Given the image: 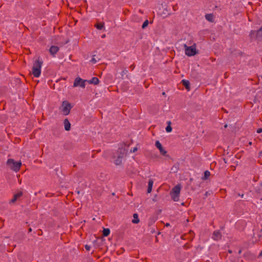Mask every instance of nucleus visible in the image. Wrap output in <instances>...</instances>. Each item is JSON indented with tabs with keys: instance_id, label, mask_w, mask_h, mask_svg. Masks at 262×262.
<instances>
[{
	"instance_id": "obj_1",
	"label": "nucleus",
	"mask_w": 262,
	"mask_h": 262,
	"mask_svg": "<svg viewBox=\"0 0 262 262\" xmlns=\"http://www.w3.org/2000/svg\"><path fill=\"white\" fill-rule=\"evenodd\" d=\"M7 165L12 170L17 172L21 165L20 161H16L12 159H9L7 161Z\"/></svg>"
},
{
	"instance_id": "obj_2",
	"label": "nucleus",
	"mask_w": 262,
	"mask_h": 262,
	"mask_svg": "<svg viewBox=\"0 0 262 262\" xmlns=\"http://www.w3.org/2000/svg\"><path fill=\"white\" fill-rule=\"evenodd\" d=\"M42 62L39 59L35 60L32 67V73L35 77H38L40 75L41 68Z\"/></svg>"
},
{
	"instance_id": "obj_3",
	"label": "nucleus",
	"mask_w": 262,
	"mask_h": 262,
	"mask_svg": "<svg viewBox=\"0 0 262 262\" xmlns=\"http://www.w3.org/2000/svg\"><path fill=\"white\" fill-rule=\"evenodd\" d=\"M181 191V186L177 185L174 186L170 192V196L171 199L174 202H178L179 200V196Z\"/></svg>"
},
{
	"instance_id": "obj_4",
	"label": "nucleus",
	"mask_w": 262,
	"mask_h": 262,
	"mask_svg": "<svg viewBox=\"0 0 262 262\" xmlns=\"http://www.w3.org/2000/svg\"><path fill=\"white\" fill-rule=\"evenodd\" d=\"M118 152L116 159L114 160V163L117 165H119L121 164L122 159L126 154V149L124 147H122L119 149Z\"/></svg>"
},
{
	"instance_id": "obj_5",
	"label": "nucleus",
	"mask_w": 262,
	"mask_h": 262,
	"mask_svg": "<svg viewBox=\"0 0 262 262\" xmlns=\"http://www.w3.org/2000/svg\"><path fill=\"white\" fill-rule=\"evenodd\" d=\"M185 54L188 56H194L196 54V48L194 46L188 47L186 44L184 45Z\"/></svg>"
},
{
	"instance_id": "obj_6",
	"label": "nucleus",
	"mask_w": 262,
	"mask_h": 262,
	"mask_svg": "<svg viewBox=\"0 0 262 262\" xmlns=\"http://www.w3.org/2000/svg\"><path fill=\"white\" fill-rule=\"evenodd\" d=\"M71 109V105L70 103L67 101H63L62 102L61 110L63 115H68L70 113Z\"/></svg>"
},
{
	"instance_id": "obj_7",
	"label": "nucleus",
	"mask_w": 262,
	"mask_h": 262,
	"mask_svg": "<svg viewBox=\"0 0 262 262\" xmlns=\"http://www.w3.org/2000/svg\"><path fill=\"white\" fill-rule=\"evenodd\" d=\"M87 81L86 80H83L81 78L78 77H76L74 80L73 84L74 87L79 86L82 88H84L85 86V82Z\"/></svg>"
},
{
	"instance_id": "obj_8",
	"label": "nucleus",
	"mask_w": 262,
	"mask_h": 262,
	"mask_svg": "<svg viewBox=\"0 0 262 262\" xmlns=\"http://www.w3.org/2000/svg\"><path fill=\"white\" fill-rule=\"evenodd\" d=\"M155 145L157 148L159 149L161 155L164 156L166 155L167 151L163 148L161 144L159 141H156Z\"/></svg>"
},
{
	"instance_id": "obj_9",
	"label": "nucleus",
	"mask_w": 262,
	"mask_h": 262,
	"mask_svg": "<svg viewBox=\"0 0 262 262\" xmlns=\"http://www.w3.org/2000/svg\"><path fill=\"white\" fill-rule=\"evenodd\" d=\"M222 235L219 231H215L212 235V238L215 241H218L221 238Z\"/></svg>"
},
{
	"instance_id": "obj_10",
	"label": "nucleus",
	"mask_w": 262,
	"mask_h": 262,
	"mask_svg": "<svg viewBox=\"0 0 262 262\" xmlns=\"http://www.w3.org/2000/svg\"><path fill=\"white\" fill-rule=\"evenodd\" d=\"M59 51V48L55 46H52L49 49L50 54L53 56Z\"/></svg>"
},
{
	"instance_id": "obj_11",
	"label": "nucleus",
	"mask_w": 262,
	"mask_h": 262,
	"mask_svg": "<svg viewBox=\"0 0 262 262\" xmlns=\"http://www.w3.org/2000/svg\"><path fill=\"white\" fill-rule=\"evenodd\" d=\"M64 127L66 130L68 131L71 128V123L68 119H65L63 121Z\"/></svg>"
},
{
	"instance_id": "obj_12",
	"label": "nucleus",
	"mask_w": 262,
	"mask_h": 262,
	"mask_svg": "<svg viewBox=\"0 0 262 262\" xmlns=\"http://www.w3.org/2000/svg\"><path fill=\"white\" fill-rule=\"evenodd\" d=\"M22 194H23V193L21 191L18 192L16 194H14L13 199L11 200L10 202L14 203L17 200L18 198H19V197H20L22 195Z\"/></svg>"
},
{
	"instance_id": "obj_13",
	"label": "nucleus",
	"mask_w": 262,
	"mask_h": 262,
	"mask_svg": "<svg viewBox=\"0 0 262 262\" xmlns=\"http://www.w3.org/2000/svg\"><path fill=\"white\" fill-rule=\"evenodd\" d=\"M87 81L90 84H97L98 83L99 80L97 77H94L92 78L90 80H87Z\"/></svg>"
},
{
	"instance_id": "obj_14",
	"label": "nucleus",
	"mask_w": 262,
	"mask_h": 262,
	"mask_svg": "<svg viewBox=\"0 0 262 262\" xmlns=\"http://www.w3.org/2000/svg\"><path fill=\"white\" fill-rule=\"evenodd\" d=\"M154 181L150 179L148 181L147 193H150L152 190V187L153 185Z\"/></svg>"
},
{
	"instance_id": "obj_15",
	"label": "nucleus",
	"mask_w": 262,
	"mask_h": 262,
	"mask_svg": "<svg viewBox=\"0 0 262 262\" xmlns=\"http://www.w3.org/2000/svg\"><path fill=\"white\" fill-rule=\"evenodd\" d=\"M256 37L258 40H262V27L257 31Z\"/></svg>"
},
{
	"instance_id": "obj_16",
	"label": "nucleus",
	"mask_w": 262,
	"mask_h": 262,
	"mask_svg": "<svg viewBox=\"0 0 262 262\" xmlns=\"http://www.w3.org/2000/svg\"><path fill=\"white\" fill-rule=\"evenodd\" d=\"M206 19L210 22L214 21V16L212 14H207L205 15Z\"/></svg>"
},
{
	"instance_id": "obj_17",
	"label": "nucleus",
	"mask_w": 262,
	"mask_h": 262,
	"mask_svg": "<svg viewBox=\"0 0 262 262\" xmlns=\"http://www.w3.org/2000/svg\"><path fill=\"white\" fill-rule=\"evenodd\" d=\"M134 220L132 222L134 224H138L139 222V219H138V215L137 213H134L133 215Z\"/></svg>"
},
{
	"instance_id": "obj_18",
	"label": "nucleus",
	"mask_w": 262,
	"mask_h": 262,
	"mask_svg": "<svg viewBox=\"0 0 262 262\" xmlns=\"http://www.w3.org/2000/svg\"><path fill=\"white\" fill-rule=\"evenodd\" d=\"M110 233V230L108 228H104L103 230V235L104 236H108Z\"/></svg>"
},
{
	"instance_id": "obj_19",
	"label": "nucleus",
	"mask_w": 262,
	"mask_h": 262,
	"mask_svg": "<svg viewBox=\"0 0 262 262\" xmlns=\"http://www.w3.org/2000/svg\"><path fill=\"white\" fill-rule=\"evenodd\" d=\"M167 123H168V125L166 127L165 129H166V131L167 132V133H170L171 132L172 130V127L170 126V121H168L167 122Z\"/></svg>"
},
{
	"instance_id": "obj_20",
	"label": "nucleus",
	"mask_w": 262,
	"mask_h": 262,
	"mask_svg": "<svg viewBox=\"0 0 262 262\" xmlns=\"http://www.w3.org/2000/svg\"><path fill=\"white\" fill-rule=\"evenodd\" d=\"M210 172L208 170H206L204 172V177L203 178V179L204 180H206L210 176Z\"/></svg>"
},
{
	"instance_id": "obj_21",
	"label": "nucleus",
	"mask_w": 262,
	"mask_h": 262,
	"mask_svg": "<svg viewBox=\"0 0 262 262\" xmlns=\"http://www.w3.org/2000/svg\"><path fill=\"white\" fill-rule=\"evenodd\" d=\"M182 82L184 84V85L188 89V86L189 85V82L188 80H182Z\"/></svg>"
},
{
	"instance_id": "obj_22",
	"label": "nucleus",
	"mask_w": 262,
	"mask_h": 262,
	"mask_svg": "<svg viewBox=\"0 0 262 262\" xmlns=\"http://www.w3.org/2000/svg\"><path fill=\"white\" fill-rule=\"evenodd\" d=\"M96 26L98 30H101L103 29L104 25L103 24H98Z\"/></svg>"
},
{
	"instance_id": "obj_23",
	"label": "nucleus",
	"mask_w": 262,
	"mask_h": 262,
	"mask_svg": "<svg viewBox=\"0 0 262 262\" xmlns=\"http://www.w3.org/2000/svg\"><path fill=\"white\" fill-rule=\"evenodd\" d=\"M148 20H146L143 24L142 26V28L143 29H144L148 25Z\"/></svg>"
},
{
	"instance_id": "obj_24",
	"label": "nucleus",
	"mask_w": 262,
	"mask_h": 262,
	"mask_svg": "<svg viewBox=\"0 0 262 262\" xmlns=\"http://www.w3.org/2000/svg\"><path fill=\"white\" fill-rule=\"evenodd\" d=\"M137 150V147H134L133 148H132L130 149V152H135Z\"/></svg>"
},
{
	"instance_id": "obj_25",
	"label": "nucleus",
	"mask_w": 262,
	"mask_h": 262,
	"mask_svg": "<svg viewBox=\"0 0 262 262\" xmlns=\"http://www.w3.org/2000/svg\"><path fill=\"white\" fill-rule=\"evenodd\" d=\"M171 170L173 171V172H177V166H174L171 169Z\"/></svg>"
},
{
	"instance_id": "obj_26",
	"label": "nucleus",
	"mask_w": 262,
	"mask_h": 262,
	"mask_svg": "<svg viewBox=\"0 0 262 262\" xmlns=\"http://www.w3.org/2000/svg\"><path fill=\"white\" fill-rule=\"evenodd\" d=\"M91 62L93 63H96L97 61L94 58H93L91 60Z\"/></svg>"
},
{
	"instance_id": "obj_27",
	"label": "nucleus",
	"mask_w": 262,
	"mask_h": 262,
	"mask_svg": "<svg viewBox=\"0 0 262 262\" xmlns=\"http://www.w3.org/2000/svg\"><path fill=\"white\" fill-rule=\"evenodd\" d=\"M85 248L87 250H90V246H88L87 245H86L85 246Z\"/></svg>"
},
{
	"instance_id": "obj_28",
	"label": "nucleus",
	"mask_w": 262,
	"mask_h": 262,
	"mask_svg": "<svg viewBox=\"0 0 262 262\" xmlns=\"http://www.w3.org/2000/svg\"><path fill=\"white\" fill-rule=\"evenodd\" d=\"M262 132V128H258L257 130V133L259 134V133H261Z\"/></svg>"
},
{
	"instance_id": "obj_29",
	"label": "nucleus",
	"mask_w": 262,
	"mask_h": 262,
	"mask_svg": "<svg viewBox=\"0 0 262 262\" xmlns=\"http://www.w3.org/2000/svg\"><path fill=\"white\" fill-rule=\"evenodd\" d=\"M259 257H261L262 256V251L260 252V253H259Z\"/></svg>"
},
{
	"instance_id": "obj_30",
	"label": "nucleus",
	"mask_w": 262,
	"mask_h": 262,
	"mask_svg": "<svg viewBox=\"0 0 262 262\" xmlns=\"http://www.w3.org/2000/svg\"><path fill=\"white\" fill-rule=\"evenodd\" d=\"M169 226H170V224L169 223H166V226L168 227Z\"/></svg>"
},
{
	"instance_id": "obj_31",
	"label": "nucleus",
	"mask_w": 262,
	"mask_h": 262,
	"mask_svg": "<svg viewBox=\"0 0 262 262\" xmlns=\"http://www.w3.org/2000/svg\"><path fill=\"white\" fill-rule=\"evenodd\" d=\"M262 155V150L259 153V156Z\"/></svg>"
},
{
	"instance_id": "obj_32",
	"label": "nucleus",
	"mask_w": 262,
	"mask_h": 262,
	"mask_svg": "<svg viewBox=\"0 0 262 262\" xmlns=\"http://www.w3.org/2000/svg\"><path fill=\"white\" fill-rule=\"evenodd\" d=\"M105 37V34L102 35V38H104Z\"/></svg>"
},
{
	"instance_id": "obj_33",
	"label": "nucleus",
	"mask_w": 262,
	"mask_h": 262,
	"mask_svg": "<svg viewBox=\"0 0 262 262\" xmlns=\"http://www.w3.org/2000/svg\"><path fill=\"white\" fill-rule=\"evenodd\" d=\"M29 231L30 232L32 231V229H31V228H29Z\"/></svg>"
},
{
	"instance_id": "obj_34",
	"label": "nucleus",
	"mask_w": 262,
	"mask_h": 262,
	"mask_svg": "<svg viewBox=\"0 0 262 262\" xmlns=\"http://www.w3.org/2000/svg\"><path fill=\"white\" fill-rule=\"evenodd\" d=\"M227 127V124L224 125V128H226Z\"/></svg>"
},
{
	"instance_id": "obj_35",
	"label": "nucleus",
	"mask_w": 262,
	"mask_h": 262,
	"mask_svg": "<svg viewBox=\"0 0 262 262\" xmlns=\"http://www.w3.org/2000/svg\"><path fill=\"white\" fill-rule=\"evenodd\" d=\"M162 95H165V92H163V93H162Z\"/></svg>"
},
{
	"instance_id": "obj_36",
	"label": "nucleus",
	"mask_w": 262,
	"mask_h": 262,
	"mask_svg": "<svg viewBox=\"0 0 262 262\" xmlns=\"http://www.w3.org/2000/svg\"><path fill=\"white\" fill-rule=\"evenodd\" d=\"M249 144L250 145H251V144H252V142H250Z\"/></svg>"
}]
</instances>
